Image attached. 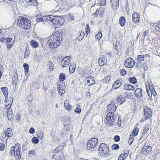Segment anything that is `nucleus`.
<instances>
[{"label":"nucleus","mask_w":160,"mask_h":160,"mask_svg":"<svg viewBox=\"0 0 160 160\" xmlns=\"http://www.w3.org/2000/svg\"><path fill=\"white\" fill-rule=\"evenodd\" d=\"M64 30H61L56 31L51 36L44 39V41H47V44L51 49L57 48L62 42L63 34Z\"/></svg>","instance_id":"obj_1"},{"label":"nucleus","mask_w":160,"mask_h":160,"mask_svg":"<svg viewBox=\"0 0 160 160\" xmlns=\"http://www.w3.org/2000/svg\"><path fill=\"white\" fill-rule=\"evenodd\" d=\"M17 24L23 29L28 30L30 28L31 21L28 18L23 17H20L17 20Z\"/></svg>","instance_id":"obj_2"},{"label":"nucleus","mask_w":160,"mask_h":160,"mask_svg":"<svg viewBox=\"0 0 160 160\" xmlns=\"http://www.w3.org/2000/svg\"><path fill=\"white\" fill-rule=\"evenodd\" d=\"M98 151L100 155L103 158L108 157L109 156V147L106 144L101 143L99 145Z\"/></svg>","instance_id":"obj_3"},{"label":"nucleus","mask_w":160,"mask_h":160,"mask_svg":"<svg viewBox=\"0 0 160 160\" xmlns=\"http://www.w3.org/2000/svg\"><path fill=\"white\" fill-rule=\"evenodd\" d=\"M116 118V116L114 115L113 112H111L107 113L106 117V123L107 125L112 126L115 123Z\"/></svg>","instance_id":"obj_4"},{"label":"nucleus","mask_w":160,"mask_h":160,"mask_svg":"<svg viewBox=\"0 0 160 160\" xmlns=\"http://www.w3.org/2000/svg\"><path fill=\"white\" fill-rule=\"evenodd\" d=\"M0 40L2 42L7 43L8 49L10 48L15 42V39L11 38L2 37L1 38Z\"/></svg>","instance_id":"obj_5"},{"label":"nucleus","mask_w":160,"mask_h":160,"mask_svg":"<svg viewBox=\"0 0 160 160\" xmlns=\"http://www.w3.org/2000/svg\"><path fill=\"white\" fill-rule=\"evenodd\" d=\"M13 146V149L16 152L15 158L16 160H20L21 158L20 154L21 151V145L18 143L15 145V146Z\"/></svg>","instance_id":"obj_6"},{"label":"nucleus","mask_w":160,"mask_h":160,"mask_svg":"<svg viewBox=\"0 0 160 160\" xmlns=\"http://www.w3.org/2000/svg\"><path fill=\"white\" fill-rule=\"evenodd\" d=\"M59 16H54L52 15L48 16V23H51V24H54L58 25Z\"/></svg>","instance_id":"obj_7"},{"label":"nucleus","mask_w":160,"mask_h":160,"mask_svg":"<svg viewBox=\"0 0 160 160\" xmlns=\"http://www.w3.org/2000/svg\"><path fill=\"white\" fill-rule=\"evenodd\" d=\"M135 62L134 60L131 58H128L126 59L124 62V65L125 67L129 68H132L134 65Z\"/></svg>","instance_id":"obj_8"},{"label":"nucleus","mask_w":160,"mask_h":160,"mask_svg":"<svg viewBox=\"0 0 160 160\" xmlns=\"http://www.w3.org/2000/svg\"><path fill=\"white\" fill-rule=\"evenodd\" d=\"M152 148L148 143L145 144L144 146L142 149V152L144 155H147L151 153Z\"/></svg>","instance_id":"obj_9"},{"label":"nucleus","mask_w":160,"mask_h":160,"mask_svg":"<svg viewBox=\"0 0 160 160\" xmlns=\"http://www.w3.org/2000/svg\"><path fill=\"white\" fill-rule=\"evenodd\" d=\"M98 139L96 138H92L89 140L87 143V146L91 148L95 147L98 142Z\"/></svg>","instance_id":"obj_10"},{"label":"nucleus","mask_w":160,"mask_h":160,"mask_svg":"<svg viewBox=\"0 0 160 160\" xmlns=\"http://www.w3.org/2000/svg\"><path fill=\"white\" fill-rule=\"evenodd\" d=\"M126 98L125 96L122 94L118 96L116 98L117 103L118 105H121L125 102Z\"/></svg>","instance_id":"obj_11"},{"label":"nucleus","mask_w":160,"mask_h":160,"mask_svg":"<svg viewBox=\"0 0 160 160\" xmlns=\"http://www.w3.org/2000/svg\"><path fill=\"white\" fill-rule=\"evenodd\" d=\"M70 62V57L69 56L66 57L62 60L61 63L62 68H64L68 67Z\"/></svg>","instance_id":"obj_12"},{"label":"nucleus","mask_w":160,"mask_h":160,"mask_svg":"<svg viewBox=\"0 0 160 160\" xmlns=\"http://www.w3.org/2000/svg\"><path fill=\"white\" fill-rule=\"evenodd\" d=\"M48 16H43L42 18H37L36 21L38 22H42L43 24L48 23Z\"/></svg>","instance_id":"obj_13"},{"label":"nucleus","mask_w":160,"mask_h":160,"mask_svg":"<svg viewBox=\"0 0 160 160\" xmlns=\"http://www.w3.org/2000/svg\"><path fill=\"white\" fill-rule=\"evenodd\" d=\"M139 15L136 12H134L132 15V21L134 23H137L140 19Z\"/></svg>","instance_id":"obj_14"},{"label":"nucleus","mask_w":160,"mask_h":160,"mask_svg":"<svg viewBox=\"0 0 160 160\" xmlns=\"http://www.w3.org/2000/svg\"><path fill=\"white\" fill-rule=\"evenodd\" d=\"M1 89L5 97V99L4 102H6L7 101V99L8 97V88L6 87H4L2 88Z\"/></svg>","instance_id":"obj_15"},{"label":"nucleus","mask_w":160,"mask_h":160,"mask_svg":"<svg viewBox=\"0 0 160 160\" xmlns=\"http://www.w3.org/2000/svg\"><path fill=\"white\" fill-rule=\"evenodd\" d=\"M87 82L89 83L88 85L92 86L95 83V81L93 79V77L91 76L86 78Z\"/></svg>","instance_id":"obj_16"},{"label":"nucleus","mask_w":160,"mask_h":160,"mask_svg":"<svg viewBox=\"0 0 160 160\" xmlns=\"http://www.w3.org/2000/svg\"><path fill=\"white\" fill-rule=\"evenodd\" d=\"M107 62V59L104 56L101 57L98 59V63L99 66H102L106 64Z\"/></svg>","instance_id":"obj_17"},{"label":"nucleus","mask_w":160,"mask_h":160,"mask_svg":"<svg viewBox=\"0 0 160 160\" xmlns=\"http://www.w3.org/2000/svg\"><path fill=\"white\" fill-rule=\"evenodd\" d=\"M4 134H5V137L6 136L8 138L11 137L12 135V132L11 128H8L7 130L4 132Z\"/></svg>","instance_id":"obj_18"},{"label":"nucleus","mask_w":160,"mask_h":160,"mask_svg":"<svg viewBox=\"0 0 160 160\" xmlns=\"http://www.w3.org/2000/svg\"><path fill=\"white\" fill-rule=\"evenodd\" d=\"M134 94L136 97L140 98L142 95V89L140 88L136 89L134 92Z\"/></svg>","instance_id":"obj_19"},{"label":"nucleus","mask_w":160,"mask_h":160,"mask_svg":"<svg viewBox=\"0 0 160 160\" xmlns=\"http://www.w3.org/2000/svg\"><path fill=\"white\" fill-rule=\"evenodd\" d=\"M107 109L110 111H114L117 109V108L115 106V104L113 103H110L107 106Z\"/></svg>","instance_id":"obj_20"},{"label":"nucleus","mask_w":160,"mask_h":160,"mask_svg":"<svg viewBox=\"0 0 160 160\" xmlns=\"http://www.w3.org/2000/svg\"><path fill=\"white\" fill-rule=\"evenodd\" d=\"M64 106L67 110L70 111L72 110V106L70 105L68 101L66 100L65 101Z\"/></svg>","instance_id":"obj_21"},{"label":"nucleus","mask_w":160,"mask_h":160,"mask_svg":"<svg viewBox=\"0 0 160 160\" xmlns=\"http://www.w3.org/2000/svg\"><path fill=\"white\" fill-rule=\"evenodd\" d=\"M119 0H112L111 4L113 7H115L116 9L118 7Z\"/></svg>","instance_id":"obj_22"},{"label":"nucleus","mask_w":160,"mask_h":160,"mask_svg":"<svg viewBox=\"0 0 160 160\" xmlns=\"http://www.w3.org/2000/svg\"><path fill=\"white\" fill-rule=\"evenodd\" d=\"M122 83L120 81L117 80L114 82V84L112 85V88L115 89L118 88L121 85Z\"/></svg>","instance_id":"obj_23"},{"label":"nucleus","mask_w":160,"mask_h":160,"mask_svg":"<svg viewBox=\"0 0 160 160\" xmlns=\"http://www.w3.org/2000/svg\"><path fill=\"white\" fill-rule=\"evenodd\" d=\"M84 36V32L81 31V32H79L78 33V36H77V39L78 40H82Z\"/></svg>","instance_id":"obj_24"},{"label":"nucleus","mask_w":160,"mask_h":160,"mask_svg":"<svg viewBox=\"0 0 160 160\" xmlns=\"http://www.w3.org/2000/svg\"><path fill=\"white\" fill-rule=\"evenodd\" d=\"M63 149L62 146H59L53 152V154H57L59 152H61Z\"/></svg>","instance_id":"obj_25"},{"label":"nucleus","mask_w":160,"mask_h":160,"mask_svg":"<svg viewBox=\"0 0 160 160\" xmlns=\"http://www.w3.org/2000/svg\"><path fill=\"white\" fill-rule=\"evenodd\" d=\"M125 21V19L124 17H122L120 18L119 19V22L121 26L123 27L124 26Z\"/></svg>","instance_id":"obj_26"},{"label":"nucleus","mask_w":160,"mask_h":160,"mask_svg":"<svg viewBox=\"0 0 160 160\" xmlns=\"http://www.w3.org/2000/svg\"><path fill=\"white\" fill-rule=\"evenodd\" d=\"M11 106L8 109H7L8 117V119L10 120L11 118L12 114V109L10 108Z\"/></svg>","instance_id":"obj_27"},{"label":"nucleus","mask_w":160,"mask_h":160,"mask_svg":"<svg viewBox=\"0 0 160 160\" xmlns=\"http://www.w3.org/2000/svg\"><path fill=\"white\" fill-rule=\"evenodd\" d=\"M27 2L29 3V4L31 5L37 6L38 2L35 0H27Z\"/></svg>","instance_id":"obj_28"},{"label":"nucleus","mask_w":160,"mask_h":160,"mask_svg":"<svg viewBox=\"0 0 160 160\" xmlns=\"http://www.w3.org/2000/svg\"><path fill=\"white\" fill-rule=\"evenodd\" d=\"M30 44L32 47L34 48H37L39 45L38 43L37 42L33 40L31 41Z\"/></svg>","instance_id":"obj_29"},{"label":"nucleus","mask_w":160,"mask_h":160,"mask_svg":"<svg viewBox=\"0 0 160 160\" xmlns=\"http://www.w3.org/2000/svg\"><path fill=\"white\" fill-rule=\"evenodd\" d=\"M152 116V112L149 113H147L145 114V115H144L142 116V119H144V120L149 119Z\"/></svg>","instance_id":"obj_30"},{"label":"nucleus","mask_w":160,"mask_h":160,"mask_svg":"<svg viewBox=\"0 0 160 160\" xmlns=\"http://www.w3.org/2000/svg\"><path fill=\"white\" fill-rule=\"evenodd\" d=\"M138 131L139 129L138 128L135 127L133 131V132L131 134L132 135V136H136V135H137L138 133Z\"/></svg>","instance_id":"obj_31"},{"label":"nucleus","mask_w":160,"mask_h":160,"mask_svg":"<svg viewBox=\"0 0 160 160\" xmlns=\"http://www.w3.org/2000/svg\"><path fill=\"white\" fill-rule=\"evenodd\" d=\"M129 81L132 84H136L137 82V80L135 77H132L128 78Z\"/></svg>","instance_id":"obj_32"},{"label":"nucleus","mask_w":160,"mask_h":160,"mask_svg":"<svg viewBox=\"0 0 160 160\" xmlns=\"http://www.w3.org/2000/svg\"><path fill=\"white\" fill-rule=\"evenodd\" d=\"M23 66L25 70V73L27 74L29 71V65L27 63H24Z\"/></svg>","instance_id":"obj_33"},{"label":"nucleus","mask_w":160,"mask_h":160,"mask_svg":"<svg viewBox=\"0 0 160 160\" xmlns=\"http://www.w3.org/2000/svg\"><path fill=\"white\" fill-rule=\"evenodd\" d=\"M64 18H62L61 17L59 16L58 25L57 26V27L62 25L63 24Z\"/></svg>","instance_id":"obj_34"},{"label":"nucleus","mask_w":160,"mask_h":160,"mask_svg":"<svg viewBox=\"0 0 160 160\" xmlns=\"http://www.w3.org/2000/svg\"><path fill=\"white\" fill-rule=\"evenodd\" d=\"M59 78L61 81H63L66 78L65 75L63 73H61L59 75Z\"/></svg>","instance_id":"obj_35"},{"label":"nucleus","mask_w":160,"mask_h":160,"mask_svg":"<svg viewBox=\"0 0 160 160\" xmlns=\"http://www.w3.org/2000/svg\"><path fill=\"white\" fill-rule=\"evenodd\" d=\"M77 107L75 110V112L76 113H80L81 112V110L80 108V105L79 104L77 105Z\"/></svg>","instance_id":"obj_36"},{"label":"nucleus","mask_w":160,"mask_h":160,"mask_svg":"<svg viewBox=\"0 0 160 160\" xmlns=\"http://www.w3.org/2000/svg\"><path fill=\"white\" fill-rule=\"evenodd\" d=\"M13 146H12L11 148V150L10 151L9 154L11 156H14L15 157L16 152L13 149Z\"/></svg>","instance_id":"obj_37"},{"label":"nucleus","mask_w":160,"mask_h":160,"mask_svg":"<svg viewBox=\"0 0 160 160\" xmlns=\"http://www.w3.org/2000/svg\"><path fill=\"white\" fill-rule=\"evenodd\" d=\"M145 58L144 55H138L137 58V60L140 62L142 61Z\"/></svg>","instance_id":"obj_38"},{"label":"nucleus","mask_w":160,"mask_h":160,"mask_svg":"<svg viewBox=\"0 0 160 160\" xmlns=\"http://www.w3.org/2000/svg\"><path fill=\"white\" fill-rule=\"evenodd\" d=\"M32 141L34 144H37L39 142V140L36 137H34L32 139Z\"/></svg>","instance_id":"obj_39"},{"label":"nucleus","mask_w":160,"mask_h":160,"mask_svg":"<svg viewBox=\"0 0 160 160\" xmlns=\"http://www.w3.org/2000/svg\"><path fill=\"white\" fill-rule=\"evenodd\" d=\"M18 78H13L12 79V83L14 85H16L18 82Z\"/></svg>","instance_id":"obj_40"},{"label":"nucleus","mask_w":160,"mask_h":160,"mask_svg":"<svg viewBox=\"0 0 160 160\" xmlns=\"http://www.w3.org/2000/svg\"><path fill=\"white\" fill-rule=\"evenodd\" d=\"M48 67H49L50 70H49V71L52 70V71L53 69V63L52 62H51L50 61H49L48 63Z\"/></svg>","instance_id":"obj_41"},{"label":"nucleus","mask_w":160,"mask_h":160,"mask_svg":"<svg viewBox=\"0 0 160 160\" xmlns=\"http://www.w3.org/2000/svg\"><path fill=\"white\" fill-rule=\"evenodd\" d=\"M69 119L68 118H65L63 120V125H69Z\"/></svg>","instance_id":"obj_42"},{"label":"nucleus","mask_w":160,"mask_h":160,"mask_svg":"<svg viewBox=\"0 0 160 160\" xmlns=\"http://www.w3.org/2000/svg\"><path fill=\"white\" fill-rule=\"evenodd\" d=\"M144 115H145V114L147 113H151V110L149 108L146 107L145 108H144Z\"/></svg>","instance_id":"obj_43"},{"label":"nucleus","mask_w":160,"mask_h":160,"mask_svg":"<svg viewBox=\"0 0 160 160\" xmlns=\"http://www.w3.org/2000/svg\"><path fill=\"white\" fill-rule=\"evenodd\" d=\"M13 98L12 97H10L8 99H7V101L6 102L8 101H9V102L8 103V104L7 105V106H8L9 105H11L13 102Z\"/></svg>","instance_id":"obj_44"},{"label":"nucleus","mask_w":160,"mask_h":160,"mask_svg":"<svg viewBox=\"0 0 160 160\" xmlns=\"http://www.w3.org/2000/svg\"><path fill=\"white\" fill-rule=\"evenodd\" d=\"M102 37V34L101 32H99L96 36V38L97 39L100 40Z\"/></svg>","instance_id":"obj_45"},{"label":"nucleus","mask_w":160,"mask_h":160,"mask_svg":"<svg viewBox=\"0 0 160 160\" xmlns=\"http://www.w3.org/2000/svg\"><path fill=\"white\" fill-rule=\"evenodd\" d=\"M26 51L24 52V58H28L29 57V52L27 50V48H26Z\"/></svg>","instance_id":"obj_46"},{"label":"nucleus","mask_w":160,"mask_h":160,"mask_svg":"<svg viewBox=\"0 0 160 160\" xmlns=\"http://www.w3.org/2000/svg\"><path fill=\"white\" fill-rule=\"evenodd\" d=\"M69 71L70 72L73 73L75 70V68L73 65H70L69 67Z\"/></svg>","instance_id":"obj_47"},{"label":"nucleus","mask_w":160,"mask_h":160,"mask_svg":"<svg viewBox=\"0 0 160 160\" xmlns=\"http://www.w3.org/2000/svg\"><path fill=\"white\" fill-rule=\"evenodd\" d=\"M110 79V76H108L106 77H105L103 81L105 83H108V82H109V81Z\"/></svg>","instance_id":"obj_48"},{"label":"nucleus","mask_w":160,"mask_h":160,"mask_svg":"<svg viewBox=\"0 0 160 160\" xmlns=\"http://www.w3.org/2000/svg\"><path fill=\"white\" fill-rule=\"evenodd\" d=\"M58 94H59V95H62L63 94H64L65 92V89H59L58 88Z\"/></svg>","instance_id":"obj_49"},{"label":"nucleus","mask_w":160,"mask_h":160,"mask_svg":"<svg viewBox=\"0 0 160 160\" xmlns=\"http://www.w3.org/2000/svg\"><path fill=\"white\" fill-rule=\"evenodd\" d=\"M149 88L151 91V92L152 93V94L154 96H156L157 94L156 92L154 89H153V88L152 87V88H151L150 87H149Z\"/></svg>","instance_id":"obj_50"},{"label":"nucleus","mask_w":160,"mask_h":160,"mask_svg":"<svg viewBox=\"0 0 160 160\" xmlns=\"http://www.w3.org/2000/svg\"><path fill=\"white\" fill-rule=\"evenodd\" d=\"M112 148L114 150H117L119 148V146L117 144H114L112 146Z\"/></svg>","instance_id":"obj_51"},{"label":"nucleus","mask_w":160,"mask_h":160,"mask_svg":"<svg viewBox=\"0 0 160 160\" xmlns=\"http://www.w3.org/2000/svg\"><path fill=\"white\" fill-rule=\"evenodd\" d=\"M65 84L64 83H63V82H62V83L61 84H60L59 85V87H58V88L59 89H65Z\"/></svg>","instance_id":"obj_52"},{"label":"nucleus","mask_w":160,"mask_h":160,"mask_svg":"<svg viewBox=\"0 0 160 160\" xmlns=\"http://www.w3.org/2000/svg\"><path fill=\"white\" fill-rule=\"evenodd\" d=\"M130 137L129 138V139L128 140V143L129 144V145H131L132 144V142H133V140L134 139L133 138V137H132V135H131H131H130ZM132 137H133V136Z\"/></svg>","instance_id":"obj_53"},{"label":"nucleus","mask_w":160,"mask_h":160,"mask_svg":"<svg viewBox=\"0 0 160 160\" xmlns=\"http://www.w3.org/2000/svg\"><path fill=\"white\" fill-rule=\"evenodd\" d=\"M124 96L128 98H131V93L130 92H126Z\"/></svg>","instance_id":"obj_54"},{"label":"nucleus","mask_w":160,"mask_h":160,"mask_svg":"<svg viewBox=\"0 0 160 160\" xmlns=\"http://www.w3.org/2000/svg\"><path fill=\"white\" fill-rule=\"evenodd\" d=\"M5 147V145L4 143H0V150L3 151Z\"/></svg>","instance_id":"obj_55"},{"label":"nucleus","mask_w":160,"mask_h":160,"mask_svg":"<svg viewBox=\"0 0 160 160\" xmlns=\"http://www.w3.org/2000/svg\"><path fill=\"white\" fill-rule=\"evenodd\" d=\"M68 130H66L65 129H63L62 131L61 134L63 136H65L68 133Z\"/></svg>","instance_id":"obj_56"},{"label":"nucleus","mask_w":160,"mask_h":160,"mask_svg":"<svg viewBox=\"0 0 160 160\" xmlns=\"http://www.w3.org/2000/svg\"><path fill=\"white\" fill-rule=\"evenodd\" d=\"M114 139L115 142H118L120 140V137L119 136L116 135L114 137Z\"/></svg>","instance_id":"obj_57"},{"label":"nucleus","mask_w":160,"mask_h":160,"mask_svg":"<svg viewBox=\"0 0 160 160\" xmlns=\"http://www.w3.org/2000/svg\"><path fill=\"white\" fill-rule=\"evenodd\" d=\"M29 154H30V157H32L34 156L35 154L34 151L33 150L30 151L29 152Z\"/></svg>","instance_id":"obj_58"},{"label":"nucleus","mask_w":160,"mask_h":160,"mask_svg":"<svg viewBox=\"0 0 160 160\" xmlns=\"http://www.w3.org/2000/svg\"><path fill=\"white\" fill-rule=\"evenodd\" d=\"M120 73L122 76L124 75L126 73V71L124 69H122L120 71Z\"/></svg>","instance_id":"obj_59"},{"label":"nucleus","mask_w":160,"mask_h":160,"mask_svg":"<svg viewBox=\"0 0 160 160\" xmlns=\"http://www.w3.org/2000/svg\"><path fill=\"white\" fill-rule=\"evenodd\" d=\"M123 89L125 90H128L129 89L128 88H129V84H126L124 85V86H123Z\"/></svg>","instance_id":"obj_60"},{"label":"nucleus","mask_w":160,"mask_h":160,"mask_svg":"<svg viewBox=\"0 0 160 160\" xmlns=\"http://www.w3.org/2000/svg\"><path fill=\"white\" fill-rule=\"evenodd\" d=\"M49 94L51 97H55L56 96V93L54 91H51Z\"/></svg>","instance_id":"obj_61"},{"label":"nucleus","mask_w":160,"mask_h":160,"mask_svg":"<svg viewBox=\"0 0 160 160\" xmlns=\"http://www.w3.org/2000/svg\"><path fill=\"white\" fill-rule=\"evenodd\" d=\"M106 0H101L100 2V6H102L106 4Z\"/></svg>","instance_id":"obj_62"},{"label":"nucleus","mask_w":160,"mask_h":160,"mask_svg":"<svg viewBox=\"0 0 160 160\" xmlns=\"http://www.w3.org/2000/svg\"><path fill=\"white\" fill-rule=\"evenodd\" d=\"M121 120L120 118H118V121L117 122V125L119 127H120L121 126Z\"/></svg>","instance_id":"obj_63"},{"label":"nucleus","mask_w":160,"mask_h":160,"mask_svg":"<svg viewBox=\"0 0 160 160\" xmlns=\"http://www.w3.org/2000/svg\"><path fill=\"white\" fill-rule=\"evenodd\" d=\"M69 125H64V127L63 129L67 130H68L69 129Z\"/></svg>","instance_id":"obj_64"}]
</instances>
